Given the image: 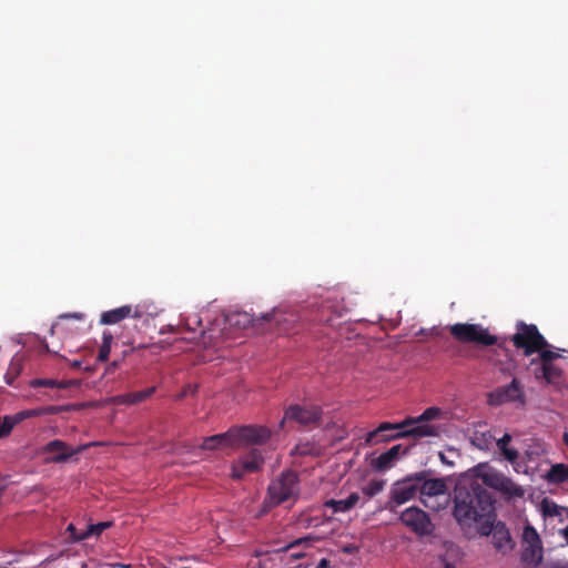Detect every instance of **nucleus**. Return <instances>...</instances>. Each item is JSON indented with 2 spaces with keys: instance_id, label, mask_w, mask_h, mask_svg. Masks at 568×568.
Segmentation results:
<instances>
[{
  "instance_id": "obj_9",
  "label": "nucleus",
  "mask_w": 568,
  "mask_h": 568,
  "mask_svg": "<svg viewBox=\"0 0 568 568\" xmlns=\"http://www.w3.org/2000/svg\"><path fill=\"white\" fill-rule=\"evenodd\" d=\"M417 478L416 473L405 477L402 480L396 481L392 489L389 496L388 508L393 510V504L396 506L403 505L417 495L418 490V481L415 480Z\"/></svg>"
},
{
  "instance_id": "obj_46",
  "label": "nucleus",
  "mask_w": 568,
  "mask_h": 568,
  "mask_svg": "<svg viewBox=\"0 0 568 568\" xmlns=\"http://www.w3.org/2000/svg\"><path fill=\"white\" fill-rule=\"evenodd\" d=\"M4 489H6V486L4 485H0V497L2 496Z\"/></svg>"
},
{
  "instance_id": "obj_11",
  "label": "nucleus",
  "mask_w": 568,
  "mask_h": 568,
  "mask_svg": "<svg viewBox=\"0 0 568 568\" xmlns=\"http://www.w3.org/2000/svg\"><path fill=\"white\" fill-rule=\"evenodd\" d=\"M263 464L264 458L262 453L256 448H252L239 460L233 463L231 477L236 480L242 479L245 474L257 471Z\"/></svg>"
},
{
  "instance_id": "obj_10",
  "label": "nucleus",
  "mask_w": 568,
  "mask_h": 568,
  "mask_svg": "<svg viewBox=\"0 0 568 568\" xmlns=\"http://www.w3.org/2000/svg\"><path fill=\"white\" fill-rule=\"evenodd\" d=\"M402 523L420 536L429 535L433 531V524L426 511L418 507H409L400 515Z\"/></svg>"
},
{
  "instance_id": "obj_42",
  "label": "nucleus",
  "mask_w": 568,
  "mask_h": 568,
  "mask_svg": "<svg viewBox=\"0 0 568 568\" xmlns=\"http://www.w3.org/2000/svg\"><path fill=\"white\" fill-rule=\"evenodd\" d=\"M110 566L113 568H133L132 565H130V564H120V562L111 564Z\"/></svg>"
},
{
  "instance_id": "obj_24",
  "label": "nucleus",
  "mask_w": 568,
  "mask_h": 568,
  "mask_svg": "<svg viewBox=\"0 0 568 568\" xmlns=\"http://www.w3.org/2000/svg\"><path fill=\"white\" fill-rule=\"evenodd\" d=\"M547 479L550 483L561 484L568 480V465L556 464L552 465L547 474Z\"/></svg>"
},
{
  "instance_id": "obj_29",
  "label": "nucleus",
  "mask_w": 568,
  "mask_h": 568,
  "mask_svg": "<svg viewBox=\"0 0 568 568\" xmlns=\"http://www.w3.org/2000/svg\"><path fill=\"white\" fill-rule=\"evenodd\" d=\"M30 386L33 388L37 387H50V388H59V389H65L69 387V382L64 381H55L51 378H36L30 382Z\"/></svg>"
},
{
  "instance_id": "obj_6",
  "label": "nucleus",
  "mask_w": 568,
  "mask_h": 568,
  "mask_svg": "<svg viewBox=\"0 0 568 568\" xmlns=\"http://www.w3.org/2000/svg\"><path fill=\"white\" fill-rule=\"evenodd\" d=\"M544 559V546L537 530L526 524L520 540L519 562L521 568H538Z\"/></svg>"
},
{
  "instance_id": "obj_15",
  "label": "nucleus",
  "mask_w": 568,
  "mask_h": 568,
  "mask_svg": "<svg viewBox=\"0 0 568 568\" xmlns=\"http://www.w3.org/2000/svg\"><path fill=\"white\" fill-rule=\"evenodd\" d=\"M418 481V490L422 497V501L426 505L424 497H435L445 494L446 484L440 478L428 479L426 471L416 473Z\"/></svg>"
},
{
  "instance_id": "obj_33",
  "label": "nucleus",
  "mask_w": 568,
  "mask_h": 568,
  "mask_svg": "<svg viewBox=\"0 0 568 568\" xmlns=\"http://www.w3.org/2000/svg\"><path fill=\"white\" fill-rule=\"evenodd\" d=\"M67 532H69V540L71 542H79L83 539H80V536L83 535V529H78L74 524H69L67 527Z\"/></svg>"
},
{
  "instance_id": "obj_1",
  "label": "nucleus",
  "mask_w": 568,
  "mask_h": 568,
  "mask_svg": "<svg viewBox=\"0 0 568 568\" xmlns=\"http://www.w3.org/2000/svg\"><path fill=\"white\" fill-rule=\"evenodd\" d=\"M494 504L491 494L481 484H459L454 491L453 516L469 537L489 536L496 520Z\"/></svg>"
},
{
  "instance_id": "obj_16",
  "label": "nucleus",
  "mask_w": 568,
  "mask_h": 568,
  "mask_svg": "<svg viewBox=\"0 0 568 568\" xmlns=\"http://www.w3.org/2000/svg\"><path fill=\"white\" fill-rule=\"evenodd\" d=\"M493 544L497 551L507 554L515 547L510 532L504 523H493L491 528Z\"/></svg>"
},
{
  "instance_id": "obj_14",
  "label": "nucleus",
  "mask_w": 568,
  "mask_h": 568,
  "mask_svg": "<svg viewBox=\"0 0 568 568\" xmlns=\"http://www.w3.org/2000/svg\"><path fill=\"white\" fill-rule=\"evenodd\" d=\"M524 403V393L520 383L514 378L508 385L498 387L489 394V404L501 405L504 403Z\"/></svg>"
},
{
  "instance_id": "obj_37",
  "label": "nucleus",
  "mask_w": 568,
  "mask_h": 568,
  "mask_svg": "<svg viewBox=\"0 0 568 568\" xmlns=\"http://www.w3.org/2000/svg\"><path fill=\"white\" fill-rule=\"evenodd\" d=\"M201 324H202V320L196 315H194L192 318L187 317L184 323L185 327L189 331H195L194 326H201Z\"/></svg>"
},
{
  "instance_id": "obj_44",
  "label": "nucleus",
  "mask_w": 568,
  "mask_h": 568,
  "mask_svg": "<svg viewBox=\"0 0 568 568\" xmlns=\"http://www.w3.org/2000/svg\"><path fill=\"white\" fill-rule=\"evenodd\" d=\"M562 532H564V536H565V538H566V540L568 542V526L564 529Z\"/></svg>"
},
{
  "instance_id": "obj_26",
  "label": "nucleus",
  "mask_w": 568,
  "mask_h": 568,
  "mask_svg": "<svg viewBox=\"0 0 568 568\" xmlns=\"http://www.w3.org/2000/svg\"><path fill=\"white\" fill-rule=\"evenodd\" d=\"M42 414V409H27L21 410L14 415H8L4 416L8 423L10 424L11 428H13L16 425L21 423L22 420L31 417H36Z\"/></svg>"
},
{
  "instance_id": "obj_45",
  "label": "nucleus",
  "mask_w": 568,
  "mask_h": 568,
  "mask_svg": "<svg viewBox=\"0 0 568 568\" xmlns=\"http://www.w3.org/2000/svg\"><path fill=\"white\" fill-rule=\"evenodd\" d=\"M564 442L568 446V433L567 432L564 434Z\"/></svg>"
},
{
  "instance_id": "obj_28",
  "label": "nucleus",
  "mask_w": 568,
  "mask_h": 568,
  "mask_svg": "<svg viewBox=\"0 0 568 568\" xmlns=\"http://www.w3.org/2000/svg\"><path fill=\"white\" fill-rule=\"evenodd\" d=\"M22 372V362L18 357H13L9 364L8 371L4 375L6 383L10 386L13 385L16 378Z\"/></svg>"
},
{
  "instance_id": "obj_49",
  "label": "nucleus",
  "mask_w": 568,
  "mask_h": 568,
  "mask_svg": "<svg viewBox=\"0 0 568 568\" xmlns=\"http://www.w3.org/2000/svg\"><path fill=\"white\" fill-rule=\"evenodd\" d=\"M297 449H300L301 454H305L306 452L304 449H302L301 447H297Z\"/></svg>"
},
{
  "instance_id": "obj_2",
  "label": "nucleus",
  "mask_w": 568,
  "mask_h": 568,
  "mask_svg": "<svg viewBox=\"0 0 568 568\" xmlns=\"http://www.w3.org/2000/svg\"><path fill=\"white\" fill-rule=\"evenodd\" d=\"M510 341L517 349H523L525 356L538 354L537 357L530 359L528 365L536 381L544 382L547 385L561 383L564 372L554 364L560 355L555 351L547 349L549 344L535 324L519 321L516 324V333L510 337Z\"/></svg>"
},
{
  "instance_id": "obj_19",
  "label": "nucleus",
  "mask_w": 568,
  "mask_h": 568,
  "mask_svg": "<svg viewBox=\"0 0 568 568\" xmlns=\"http://www.w3.org/2000/svg\"><path fill=\"white\" fill-rule=\"evenodd\" d=\"M132 307L124 305L114 310L103 312L100 317V323L104 325L116 324L131 315Z\"/></svg>"
},
{
  "instance_id": "obj_30",
  "label": "nucleus",
  "mask_w": 568,
  "mask_h": 568,
  "mask_svg": "<svg viewBox=\"0 0 568 568\" xmlns=\"http://www.w3.org/2000/svg\"><path fill=\"white\" fill-rule=\"evenodd\" d=\"M113 341V336L110 332H103L102 335V344L99 348L98 359L104 362L108 359L111 352V344Z\"/></svg>"
},
{
  "instance_id": "obj_32",
  "label": "nucleus",
  "mask_w": 568,
  "mask_h": 568,
  "mask_svg": "<svg viewBox=\"0 0 568 568\" xmlns=\"http://www.w3.org/2000/svg\"><path fill=\"white\" fill-rule=\"evenodd\" d=\"M155 389H156L155 386H151V387L145 388L143 390L131 393L133 405L138 404V403H141V402H144L148 398H150L155 393Z\"/></svg>"
},
{
  "instance_id": "obj_39",
  "label": "nucleus",
  "mask_w": 568,
  "mask_h": 568,
  "mask_svg": "<svg viewBox=\"0 0 568 568\" xmlns=\"http://www.w3.org/2000/svg\"><path fill=\"white\" fill-rule=\"evenodd\" d=\"M310 539L308 538H300V539H296L294 541H292L290 545H287L286 549H293L297 546H300L301 544H304V542H308Z\"/></svg>"
},
{
  "instance_id": "obj_23",
  "label": "nucleus",
  "mask_w": 568,
  "mask_h": 568,
  "mask_svg": "<svg viewBox=\"0 0 568 568\" xmlns=\"http://www.w3.org/2000/svg\"><path fill=\"white\" fill-rule=\"evenodd\" d=\"M510 440H511V436L508 433H506V434H504V436L501 438H499L497 440L496 444H497L498 449L503 454V456L508 462L514 463L518 458L519 454L515 448L508 447Z\"/></svg>"
},
{
  "instance_id": "obj_50",
  "label": "nucleus",
  "mask_w": 568,
  "mask_h": 568,
  "mask_svg": "<svg viewBox=\"0 0 568 568\" xmlns=\"http://www.w3.org/2000/svg\"><path fill=\"white\" fill-rule=\"evenodd\" d=\"M81 568H87V564H83V565L81 566Z\"/></svg>"
},
{
  "instance_id": "obj_17",
  "label": "nucleus",
  "mask_w": 568,
  "mask_h": 568,
  "mask_svg": "<svg viewBox=\"0 0 568 568\" xmlns=\"http://www.w3.org/2000/svg\"><path fill=\"white\" fill-rule=\"evenodd\" d=\"M409 450V447L403 448L400 444L394 445L387 452L381 454L378 457L373 459L372 466L376 470H385L390 468L394 463L398 459L399 455H406Z\"/></svg>"
},
{
  "instance_id": "obj_25",
  "label": "nucleus",
  "mask_w": 568,
  "mask_h": 568,
  "mask_svg": "<svg viewBox=\"0 0 568 568\" xmlns=\"http://www.w3.org/2000/svg\"><path fill=\"white\" fill-rule=\"evenodd\" d=\"M112 521H101L98 524H89L83 529V535L80 536V539H88L90 537H99L104 530L112 527Z\"/></svg>"
},
{
  "instance_id": "obj_47",
  "label": "nucleus",
  "mask_w": 568,
  "mask_h": 568,
  "mask_svg": "<svg viewBox=\"0 0 568 568\" xmlns=\"http://www.w3.org/2000/svg\"><path fill=\"white\" fill-rule=\"evenodd\" d=\"M293 557H295V558H301V557H303V555H302V554H298V552H295V554H293Z\"/></svg>"
},
{
  "instance_id": "obj_22",
  "label": "nucleus",
  "mask_w": 568,
  "mask_h": 568,
  "mask_svg": "<svg viewBox=\"0 0 568 568\" xmlns=\"http://www.w3.org/2000/svg\"><path fill=\"white\" fill-rule=\"evenodd\" d=\"M541 513L544 517H561L564 513L568 515V509L557 505L555 501L545 498L540 504Z\"/></svg>"
},
{
  "instance_id": "obj_41",
  "label": "nucleus",
  "mask_w": 568,
  "mask_h": 568,
  "mask_svg": "<svg viewBox=\"0 0 568 568\" xmlns=\"http://www.w3.org/2000/svg\"><path fill=\"white\" fill-rule=\"evenodd\" d=\"M165 332H171V333H179L180 332V328L179 327H175L173 325H168L166 327H163L160 329V333L163 334Z\"/></svg>"
},
{
  "instance_id": "obj_51",
  "label": "nucleus",
  "mask_w": 568,
  "mask_h": 568,
  "mask_svg": "<svg viewBox=\"0 0 568 568\" xmlns=\"http://www.w3.org/2000/svg\"><path fill=\"white\" fill-rule=\"evenodd\" d=\"M445 568H453V567H450L449 565H447Z\"/></svg>"
},
{
  "instance_id": "obj_21",
  "label": "nucleus",
  "mask_w": 568,
  "mask_h": 568,
  "mask_svg": "<svg viewBox=\"0 0 568 568\" xmlns=\"http://www.w3.org/2000/svg\"><path fill=\"white\" fill-rule=\"evenodd\" d=\"M507 498H523L525 489L517 485L511 478L506 477L500 488L497 490Z\"/></svg>"
},
{
  "instance_id": "obj_27",
  "label": "nucleus",
  "mask_w": 568,
  "mask_h": 568,
  "mask_svg": "<svg viewBox=\"0 0 568 568\" xmlns=\"http://www.w3.org/2000/svg\"><path fill=\"white\" fill-rule=\"evenodd\" d=\"M506 475H504L503 473H499V471H495V470H491V471H487L483 475V483L490 487V488H494L495 490H498L501 486V484L504 483V480L506 479Z\"/></svg>"
},
{
  "instance_id": "obj_5",
  "label": "nucleus",
  "mask_w": 568,
  "mask_h": 568,
  "mask_svg": "<svg viewBox=\"0 0 568 568\" xmlns=\"http://www.w3.org/2000/svg\"><path fill=\"white\" fill-rule=\"evenodd\" d=\"M300 495L298 476L292 470L284 471L278 478L271 481L267 488L265 503L268 506H278L286 501L295 503Z\"/></svg>"
},
{
  "instance_id": "obj_40",
  "label": "nucleus",
  "mask_w": 568,
  "mask_h": 568,
  "mask_svg": "<svg viewBox=\"0 0 568 568\" xmlns=\"http://www.w3.org/2000/svg\"><path fill=\"white\" fill-rule=\"evenodd\" d=\"M542 568H568V562L567 564L549 562V564H546Z\"/></svg>"
},
{
  "instance_id": "obj_52",
  "label": "nucleus",
  "mask_w": 568,
  "mask_h": 568,
  "mask_svg": "<svg viewBox=\"0 0 568 568\" xmlns=\"http://www.w3.org/2000/svg\"><path fill=\"white\" fill-rule=\"evenodd\" d=\"M180 568H190V567H180Z\"/></svg>"
},
{
  "instance_id": "obj_18",
  "label": "nucleus",
  "mask_w": 568,
  "mask_h": 568,
  "mask_svg": "<svg viewBox=\"0 0 568 568\" xmlns=\"http://www.w3.org/2000/svg\"><path fill=\"white\" fill-rule=\"evenodd\" d=\"M236 445L234 428L231 427L227 432L209 436L203 439L201 445L202 449L213 450L219 448L232 447Z\"/></svg>"
},
{
  "instance_id": "obj_20",
  "label": "nucleus",
  "mask_w": 568,
  "mask_h": 568,
  "mask_svg": "<svg viewBox=\"0 0 568 568\" xmlns=\"http://www.w3.org/2000/svg\"><path fill=\"white\" fill-rule=\"evenodd\" d=\"M358 500L359 495L357 493H352L346 499H329L325 503V506L331 508L334 513H345L352 509Z\"/></svg>"
},
{
  "instance_id": "obj_43",
  "label": "nucleus",
  "mask_w": 568,
  "mask_h": 568,
  "mask_svg": "<svg viewBox=\"0 0 568 568\" xmlns=\"http://www.w3.org/2000/svg\"><path fill=\"white\" fill-rule=\"evenodd\" d=\"M62 317H71V315H63ZM72 317L82 318V314H72Z\"/></svg>"
},
{
  "instance_id": "obj_8",
  "label": "nucleus",
  "mask_w": 568,
  "mask_h": 568,
  "mask_svg": "<svg viewBox=\"0 0 568 568\" xmlns=\"http://www.w3.org/2000/svg\"><path fill=\"white\" fill-rule=\"evenodd\" d=\"M322 415L323 410L320 406L290 405L280 422V428H283L286 422H293L303 427H318L322 422Z\"/></svg>"
},
{
  "instance_id": "obj_4",
  "label": "nucleus",
  "mask_w": 568,
  "mask_h": 568,
  "mask_svg": "<svg viewBox=\"0 0 568 568\" xmlns=\"http://www.w3.org/2000/svg\"><path fill=\"white\" fill-rule=\"evenodd\" d=\"M442 409L438 407H428L418 417H407L400 423L384 422L379 426L367 433V443L372 444L379 433L386 430H399L395 435H387L386 439H398L413 437L415 439L432 437L438 435V427L428 424V422L439 417Z\"/></svg>"
},
{
  "instance_id": "obj_38",
  "label": "nucleus",
  "mask_w": 568,
  "mask_h": 568,
  "mask_svg": "<svg viewBox=\"0 0 568 568\" xmlns=\"http://www.w3.org/2000/svg\"><path fill=\"white\" fill-rule=\"evenodd\" d=\"M11 430L12 428L6 417L3 419L0 418V438L9 435Z\"/></svg>"
},
{
  "instance_id": "obj_48",
  "label": "nucleus",
  "mask_w": 568,
  "mask_h": 568,
  "mask_svg": "<svg viewBox=\"0 0 568 568\" xmlns=\"http://www.w3.org/2000/svg\"><path fill=\"white\" fill-rule=\"evenodd\" d=\"M344 551H345V552H351V551H352V549H351L349 547H345V548H344Z\"/></svg>"
},
{
  "instance_id": "obj_13",
  "label": "nucleus",
  "mask_w": 568,
  "mask_h": 568,
  "mask_svg": "<svg viewBox=\"0 0 568 568\" xmlns=\"http://www.w3.org/2000/svg\"><path fill=\"white\" fill-rule=\"evenodd\" d=\"M233 428L236 438V445L242 443L251 445L264 444L270 439L272 435L271 429L262 425H246Z\"/></svg>"
},
{
  "instance_id": "obj_36",
  "label": "nucleus",
  "mask_w": 568,
  "mask_h": 568,
  "mask_svg": "<svg viewBox=\"0 0 568 568\" xmlns=\"http://www.w3.org/2000/svg\"><path fill=\"white\" fill-rule=\"evenodd\" d=\"M398 430H386V432H383V433H379L375 440L372 443V444H368L367 443V436L365 437V444L367 446H373V445H376L378 443H383V442H389L390 439H386L387 435H395Z\"/></svg>"
},
{
  "instance_id": "obj_35",
  "label": "nucleus",
  "mask_w": 568,
  "mask_h": 568,
  "mask_svg": "<svg viewBox=\"0 0 568 568\" xmlns=\"http://www.w3.org/2000/svg\"><path fill=\"white\" fill-rule=\"evenodd\" d=\"M196 392H197V385L196 384H186L185 386H183V388L180 392V394L176 395V399L180 400V399H183L184 397H186L189 395H195Z\"/></svg>"
},
{
  "instance_id": "obj_12",
  "label": "nucleus",
  "mask_w": 568,
  "mask_h": 568,
  "mask_svg": "<svg viewBox=\"0 0 568 568\" xmlns=\"http://www.w3.org/2000/svg\"><path fill=\"white\" fill-rule=\"evenodd\" d=\"M87 447L88 445H81L73 448L63 440L54 439L44 445L43 453L48 455L45 458L47 462L60 464L69 460Z\"/></svg>"
},
{
  "instance_id": "obj_31",
  "label": "nucleus",
  "mask_w": 568,
  "mask_h": 568,
  "mask_svg": "<svg viewBox=\"0 0 568 568\" xmlns=\"http://www.w3.org/2000/svg\"><path fill=\"white\" fill-rule=\"evenodd\" d=\"M385 486V481L382 479L371 480L365 487H363V493L368 497H374L379 494Z\"/></svg>"
},
{
  "instance_id": "obj_34",
  "label": "nucleus",
  "mask_w": 568,
  "mask_h": 568,
  "mask_svg": "<svg viewBox=\"0 0 568 568\" xmlns=\"http://www.w3.org/2000/svg\"><path fill=\"white\" fill-rule=\"evenodd\" d=\"M110 403L113 405H133L131 393L115 395L110 398Z\"/></svg>"
},
{
  "instance_id": "obj_7",
  "label": "nucleus",
  "mask_w": 568,
  "mask_h": 568,
  "mask_svg": "<svg viewBox=\"0 0 568 568\" xmlns=\"http://www.w3.org/2000/svg\"><path fill=\"white\" fill-rule=\"evenodd\" d=\"M449 333L460 343H476L484 346L497 344L498 347L504 348V342L498 343V337L491 335L480 324L456 323L449 327Z\"/></svg>"
},
{
  "instance_id": "obj_3",
  "label": "nucleus",
  "mask_w": 568,
  "mask_h": 568,
  "mask_svg": "<svg viewBox=\"0 0 568 568\" xmlns=\"http://www.w3.org/2000/svg\"><path fill=\"white\" fill-rule=\"evenodd\" d=\"M282 314L278 312L264 313L260 317L247 312H233L222 318H216L209 328L201 332V339L204 346L219 347L221 343L230 338L229 328L235 327L246 329L250 326L255 327L258 322H264L267 328H272L273 323L280 324Z\"/></svg>"
}]
</instances>
